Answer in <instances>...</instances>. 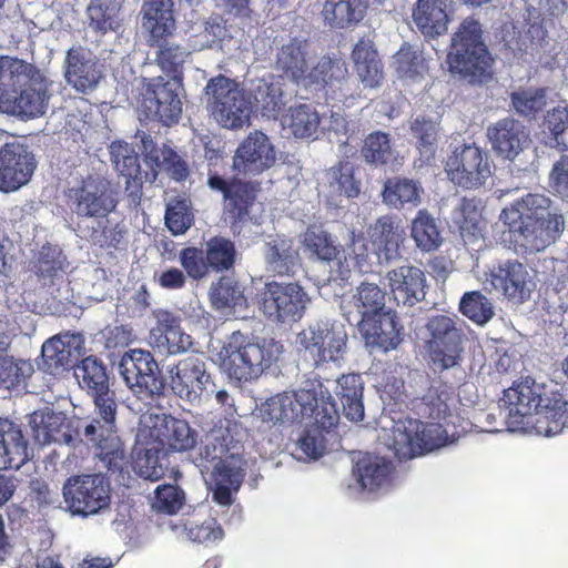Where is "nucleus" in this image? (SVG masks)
I'll return each mask as SVG.
<instances>
[{"label": "nucleus", "mask_w": 568, "mask_h": 568, "mask_svg": "<svg viewBox=\"0 0 568 568\" xmlns=\"http://www.w3.org/2000/svg\"><path fill=\"white\" fill-rule=\"evenodd\" d=\"M183 81L153 78L144 87L141 110L149 120H156L166 126L176 124L182 115L180 90Z\"/></svg>", "instance_id": "obj_17"}, {"label": "nucleus", "mask_w": 568, "mask_h": 568, "mask_svg": "<svg viewBox=\"0 0 568 568\" xmlns=\"http://www.w3.org/2000/svg\"><path fill=\"white\" fill-rule=\"evenodd\" d=\"M308 55V40L294 37L277 49L275 67L292 82L303 85L310 69Z\"/></svg>", "instance_id": "obj_36"}, {"label": "nucleus", "mask_w": 568, "mask_h": 568, "mask_svg": "<svg viewBox=\"0 0 568 568\" xmlns=\"http://www.w3.org/2000/svg\"><path fill=\"white\" fill-rule=\"evenodd\" d=\"M448 434L443 422L408 419L393 430V449L398 459L413 458L446 444Z\"/></svg>", "instance_id": "obj_16"}, {"label": "nucleus", "mask_w": 568, "mask_h": 568, "mask_svg": "<svg viewBox=\"0 0 568 568\" xmlns=\"http://www.w3.org/2000/svg\"><path fill=\"white\" fill-rule=\"evenodd\" d=\"M452 0H416L412 19L417 30L427 39L446 33L452 14Z\"/></svg>", "instance_id": "obj_31"}, {"label": "nucleus", "mask_w": 568, "mask_h": 568, "mask_svg": "<svg viewBox=\"0 0 568 568\" xmlns=\"http://www.w3.org/2000/svg\"><path fill=\"white\" fill-rule=\"evenodd\" d=\"M38 161L27 146L6 143L0 148V192L10 193L27 185L34 174Z\"/></svg>", "instance_id": "obj_20"}, {"label": "nucleus", "mask_w": 568, "mask_h": 568, "mask_svg": "<svg viewBox=\"0 0 568 568\" xmlns=\"http://www.w3.org/2000/svg\"><path fill=\"white\" fill-rule=\"evenodd\" d=\"M297 343L313 364L320 366L343 358L346 353L347 333L342 324L318 322L300 332Z\"/></svg>", "instance_id": "obj_14"}, {"label": "nucleus", "mask_w": 568, "mask_h": 568, "mask_svg": "<svg viewBox=\"0 0 568 568\" xmlns=\"http://www.w3.org/2000/svg\"><path fill=\"white\" fill-rule=\"evenodd\" d=\"M63 497L73 515H95L110 506V480L101 474L72 476L63 485Z\"/></svg>", "instance_id": "obj_13"}, {"label": "nucleus", "mask_w": 568, "mask_h": 568, "mask_svg": "<svg viewBox=\"0 0 568 568\" xmlns=\"http://www.w3.org/2000/svg\"><path fill=\"white\" fill-rule=\"evenodd\" d=\"M275 146L262 131L250 132L237 146L232 162L233 171L247 175H258L276 163Z\"/></svg>", "instance_id": "obj_21"}, {"label": "nucleus", "mask_w": 568, "mask_h": 568, "mask_svg": "<svg viewBox=\"0 0 568 568\" xmlns=\"http://www.w3.org/2000/svg\"><path fill=\"white\" fill-rule=\"evenodd\" d=\"M453 221L467 250L479 252L485 244L486 227L481 201L476 197H463L453 213Z\"/></svg>", "instance_id": "obj_29"}, {"label": "nucleus", "mask_w": 568, "mask_h": 568, "mask_svg": "<svg viewBox=\"0 0 568 568\" xmlns=\"http://www.w3.org/2000/svg\"><path fill=\"white\" fill-rule=\"evenodd\" d=\"M428 338L425 348L428 362L435 372L458 366L463 359L464 332L458 320L447 315H435L426 324Z\"/></svg>", "instance_id": "obj_10"}, {"label": "nucleus", "mask_w": 568, "mask_h": 568, "mask_svg": "<svg viewBox=\"0 0 568 568\" xmlns=\"http://www.w3.org/2000/svg\"><path fill=\"white\" fill-rule=\"evenodd\" d=\"M515 242L525 253L540 252L555 243L565 227L564 216L542 194H527L501 212Z\"/></svg>", "instance_id": "obj_3"}, {"label": "nucleus", "mask_w": 568, "mask_h": 568, "mask_svg": "<svg viewBox=\"0 0 568 568\" xmlns=\"http://www.w3.org/2000/svg\"><path fill=\"white\" fill-rule=\"evenodd\" d=\"M314 400V393L306 388L276 394L262 404L261 417L264 422L274 425L301 423L305 419V415L312 414L311 405Z\"/></svg>", "instance_id": "obj_22"}, {"label": "nucleus", "mask_w": 568, "mask_h": 568, "mask_svg": "<svg viewBox=\"0 0 568 568\" xmlns=\"http://www.w3.org/2000/svg\"><path fill=\"white\" fill-rule=\"evenodd\" d=\"M487 138L494 152L506 160H514L530 142L526 126L509 116L490 124Z\"/></svg>", "instance_id": "obj_28"}, {"label": "nucleus", "mask_w": 568, "mask_h": 568, "mask_svg": "<svg viewBox=\"0 0 568 568\" xmlns=\"http://www.w3.org/2000/svg\"><path fill=\"white\" fill-rule=\"evenodd\" d=\"M302 244L312 257L327 263L338 260L345 251L336 236L316 224L307 226L303 233Z\"/></svg>", "instance_id": "obj_43"}, {"label": "nucleus", "mask_w": 568, "mask_h": 568, "mask_svg": "<svg viewBox=\"0 0 568 568\" xmlns=\"http://www.w3.org/2000/svg\"><path fill=\"white\" fill-rule=\"evenodd\" d=\"M544 124L556 145L568 150V106H556L548 111Z\"/></svg>", "instance_id": "obj_64"}, {"label": "nucleus", "mask_w": 568, "mask_h": 568, "mask_svg": "<svg viewBox=\"0 0 568 568\" xmlns=\"http://www.w3.org/2000/svg\"><path fill=\"white\" fill-rule=\"evenodd\" d=\"M74 335H57L42 345L41 369L50 375H58L73 367L79 355V344Z\"/></svg>", "instance_id": "obj_34"}, {"label": "nucleus", "mask_w": 568, "mask_h": 568, "mask_svg": "<svg viewBox=\"0 0 568 568\" xmlns=\"http://www.w3.org/2000/svg\"><path fill=\"white\" fill-rule=\"evenodd\" d=\"M325 23L332 28L357 24L365 14L363 0H326L322 11Z\"/></svg>", "instance_id": "obj_47"}, {"label": "nucleus", "mask_w": 568, "mask_h": 568, "mask_svg": "<svg viewBox=\"0 0 568 568\" xmlns=\"http://www.w3.org/2000/svg\"><path fill=\"white\" fill-rule=\"evenodd\" d=\"M488 282L495 291L515 303L521 304L530 298L531 278L526 266L516 260L494 265L489 271Z\"/></svg>", "instance_id": "obj_25"}, {"label": "nucleus", "mask_w": 568, "mask_h": 568, "mask_svg": "<svg viewBox=\"0 0 568 568\" xmlns=\"http://www.w3.org/2000/svg\"><path fill=\"white\" fill-rule=\"evenodd\" d=\"M447 64L452 73L470 84H486L494 79L495 58L484 41L483 24L475 16L464 18L452 36Z\"/></svg>", "instance_id": "obj_4"}, {"label": "nucleus", "mask_w": 568, "mask_h": 568, "mask_svg": "<svg viewBox=\"0 0 568 568\" xmlns=\"http://www.w3.org/2000/svg\"><path fill=\"white\" fill-rule=\"evenodd\" d=\"M364 383L359 374H346L337 379L336 395L343 407L344 416L351 422L364 418Z\"/></svg>", "instance_id": "obj_45"}, {"label": "nucleus", "mask_w": 568, "mask_h": 568, "mask_svg": "<svg viewBox=\"0 0 568 568\" xmlns=\"http://www.w3.org/2000/svg\"><path fill=\"white\" fill-rule=\"evenodd\" d=\"M62 268L61 251L50 244L43 245L36 258L30 262V271L34 273L42 286L52 285Z\"/></svg>", "instance_id": "obj_54"}, {"label": "nucleus", "mask_w": 568, "mask_h": 568, "mask_svg": "<svg viewBox=\"0 0 568 568\" xmlns=\"http://www.w3.org/2000/svg\"><path fill=\"white\" fill-rule=\"evenodd\" d=\"M85 14L89 28L102 37L119 32L124 23L123 4L120 0H90Z\"/></svg>", "instance_id": "obj_40"}, {"label": "nucleus", "mask_w": 568, "mask_h": 568, "mask_svg": "<svg viewBox=\"0 0 568 568\" xmlns=\"http://www.w3.org/2000/svg\"><path fill=\"white\" fill-rule=\"evenodd\" d=\"M119 368L125 384L139 398L152 402L164 395L165 381L151 352L130 349L121 357Z\"/></svg>", "instance_id": "obj_12"}, {"label": "nucleus", "mask_w": 568, "mask_h": 568, "mask_svg": "<svg viewBox=\"0 0 568 568\" xmlns=\"http://www.w3.org/2000/svg\"><path fill=\"white\" fill-rule=\"evenodd\" d=\"M245 436V428L234 416L219 417L194 460L202 467L216 462L212 471L213 500L221 506L232 505L233 494L237 493L243 484L246 463L242 440Z\"/></svg>", "instance_id": "obj_1"}, {"label": "nucleus", "mask_w": 568, "mask_h": 568, "mask_svg": "<svg viewBox=\"0 0 568 568\" xmlns=\"http://www.w3.org/2000/svg\"><path fill=\"white\" fill-rule=\"evenodd\" d=\"M141 24L150 39H164L173 37L176 21L172 0H146L141 10Z\"/></svg>", "instance_id": "obj_38"}, {"label": "nucleus", "mask_w": 568, "mask_h": 568, "mask_svg": "<svg viewBox=\"0 0 568 568\" xmlns=\"http://www.w3.org/2000/svg\"><path fill=\"white\" fill-rule=\"evenodd\" d=\"M205 94L207 110L222 126L240 129L248 120L251 102L235 80L223 74L211 78Z\"/></svg>", "instance_id": "obj_9"}, {"label": "nucleus", "mask_w": 568, "mask_h": 568, "mask_svg": "<svg viewBox=\"0 0 568 568\" xmlns=\"http://www.w3.org/2000/svg\"><path fill=\"white\" fill-rule=\"evenodd\" d=\"M265 258L268 268L277 276H293L300 262L291 242L282 239L267 243Z\"/></svg>", "instance_id": "obj_48"}, {"label": "nucleus", "mask_w": 568, "mask_h": 568, "mask_svg": "<svg viewBox=\"0 0 568 568\" xmlns=\"http://www.w3.org/2000/svg\"><path fill=\"white\" fill-rule=\"evenodd\" d=\"M306 389L314 393L315 400L311 405L312 414L305 415V418H313L314 425L323 430L335 427L339 419V413L331 394L326 392V396L324 395L321 382H317L316 385L313 383L312 388Z\"/></svg>", "instance_id": "obj_53"}, {"label": "nucleus", "mask_w": 568, "mask_h": 568, "mask_svg": "<svg viewBox=\"0 0 568 568\" xmlns=\"http://www.w3.org/2000/svg\"><path fill=\"white\" fill-rule=\"evenodd\" d=\"M422 193L423 187L418 181L394 176L384 182L382 197L387 206L403 209L405 205L417 206Z\"/></svg>", "instance_id": "obj_46"}, {"label": "nucleus", "mask_w": 568, "mask_h": 568, "mask_svg": "<svg viewBox=\"0 0 568 568\" xmlns=\"http://www.w3.org/2000/svg\"><path fill=\"white\" fill-rule=\"evenodd\" d=\"M361 155L368 164L375 166L386 165L394 156L389 134L382 131L369 133L364 139Z\"/></svg>", "instance_id": "obj_58"}, {"label": "nucleus", "mask_w": 568, "mask_h": 568, "mask_svg": "<svg viewBox=\"0 0 568 568\" xmlns=\"http://www.w3.org/2000/svg\"><path fill=\"white\" fill-rule=\"evenodd\" d=\"M354 71L367 89L379 88L385 80L384 64L372 40L361 38L351 52Z\"/></svg>", "instance_id": "obj_33"}, {"label": "nucleus", "mask_w": 568, "mask_h": 568, "mask_svg": "<svg viewBox=\"0 0 568 568\" xmlns=\"http://www.w3.org/2000/svg\"><path fill=\"white\" fill-rule=\"evenodd\" d=\"M150 47L156 48V65L173 80L183 81V65L190 52L173 40V37L149 41Z\"/></svg>", "instance_id": "obj_44"}, {"label": "nucleus", "mask_w": 568, "mask_h": 568, "mask_svg": "<svg viewBox=\"0 0 568 568\" xmlns=\"http://www.w3.org/2000/svg\"><path fill=\"white\" fill-rule=\"evenodd\" d=\"M459 311L477 325H485L495 315L491 301L479 291L466 292L460 298Z\"/></svg>", "instance_id": "obj_60"}, {"label": "nucleus", "mask_w": 568, "mask_h": 568, "mask_svg": "<svg viewBox=\"0 0 568 568\" xmlns=\"http://www.w3.org/2000/svg\"><path fill=\"white\" fill-rule=\"evenodd\" d=\"M410 235L423 252L435 251L443 242L436 220L425 209L419 210L412 221Z\"/></svg>", "instance_id": "obj_51"}, {"label": "nucleus", "mask_w": 568, "mask_h": 568, "mask_svg": "<svg viewBox=\"0 0 568 568\" xmlns=\"http://www.w3.org/2000/svg\"><path fill=\"white\" fill-rule=\"evenodd\" d=\"M284 122L295 138H311L317 132L321 123L317 111L308 104L291 108Z\"/></svg>", "instance_id": "obj_56"}, {"label": "nucleus", "mask_w": 568, "mask_h": 568, "mask_svg": "<svg viewBox=\"0 0 568 568\" xmlns=\"http://www.w3.org/2000/svg\"><path fill=\"white\" fill-rule=\"evenodd\" d=\"M110 154L115 171L126 179L125 192L133 199H140L145 180L136 152L129 143L114 141L110 145Z\"/></svg>", "instance_id": "obj_37"}, {"label": "nucleus", "mask_w": 568, "mask_h": 568, "mask_svg": "<svg viewBox=\"0 0 568 568\" xmlns=\"http://www.w3.org/2000/svg\"><path fill=\"white\" fill-rule=\"evenodd\" d=\"M210 300L214 308H235L246 304V297L241 284L226 276H222L210 290Z\"/></svg>", "instance_id": "obj_55"}, {"label": "nucleus", "mask_w": 568, "mask_h": 568, "mask_svg": "<svg viewBox=\"0 0 568 568\" xmlns=\"http://www.w3.org/2000/svg\"><path fill=\"white\" fill-rule=\"evenodd\" d=\"M327 180L332 193L347 199L357 197L361 193V181L355 178V168L347 160L338 161L327 170Z\"/></svg>", "instance_id": "obj_52"}, {"label": "nucleus", "mask_w": 568, "mask_h": 568, "mask_svg": "<svg viewBox=\"0 0 568 568\" xmlns=\"http://www.w3.org/2000/svg\"><path fill=\"white\" fill-rule=\"evenodd\" d=\"M50 82L33 63L0 55V106L23 120L42 116L49 105Z\"/></svg>", "instance_id": "obj_2"}, {"label": "nucleus", "mask_w": 568, "mask_h": 568, "mask_svg": "<svg viewBox=\"0 0 568 568\" xmlns=\"http://www.w3.org/2000/svg\"><path fill=\"white\" fill-rule=\"evenodd\" d=\"M514 110L524 116H535L546 105L544 89H521L510 94Z\"/></svg>", "instance_id": "obj_63"}, {"label": "nucleus", "mask_w": 568, "mask_h": 568, "mask_svg": "<svg viewBox=\"0 0 568 568\" xmlns=\"http://www.w3.org/2000/svg\"><path fill=\"white\" fill-rule=\"evenodd\" d=\"M155 438L166 453H184L197 444V432L190 424L171 415H165L161 424L154 426Z\"/></svg>", "instance_id": "obj_35"}, {"label": "nucleus", "mask_w": 568, "mask_h": 568, "mask_svg": "<svg viewBox=\"0 0 568 568\" xmlns=\"http://www.w3.org/2000/svg\"><path fill=\"white\" fill-rule=\"evenodd\" d=\"M255 303L268 322L292 324L303 318L310 297L298 282L270 281L256 292Z\"/></svg>", "instance_id": "obj_7"}, {"label": "nucleus", "mask_w": 568, "mask_h": 568, "mask_svg": "<svg viewBox=\"0 0 568 568\" xmlns=\"http://www.w3.org/2000/svg\"><path fill=\"white\" fill-rule=\"evenodd\" d=\"M389 293L397 305L414 306L425 298L427 280L424 271L403 264L387 272Z\"/></svg>", "instance_id": "obj_27"}, {"label": "nucleus", "mask_w": 568, "mask_h": 568, "mask_svg": "<svg viewBox=\"0 0 568 568\" xmlns=\"http://www.w3.org/2000/svg\"><path fill=\"white\" fill-rule=\"evenodd\" d=\"M186 537L197 544H214L224 537V530L213 517L203 520L187 519L184 524Z\"/></svg>", "instance_id": "obj_62"}, {"label": "nucleus", "mask_w": 568, "mask_h": 568, "mask_svg": "<svg viewBox=\"0 0 568 568\" xmlns=\"http://www.w3.org/2000/svg\"><path fill=\"white\" fill-rule=\"evenodd\" d=\"M28 459V442L20 426L0 418V469H19Z\"/></svg>", "instance_id": "obj_39"}, {"label": "nucleus", "mask_w": 568, "mask_h": 568, "mask_svg": "<svg viewBox=\"0 0 568 568\" xmlns=\"http://www.w3.org/2000/svg\"><path fill=\"white\" fill-rule=\"evenodd\" d=\"M64 79L79 93L87 94L97 89L103 71L97 57L82 47H72L64 58Z\"/></svg>", "instance_id": "obj_23"}, {"label": "nucleus", "mask_w": 568, "mask_h": 568, "mask_svg": "<svg viewBox=\"0 0 568 568\" xmlns=\"http://www.w3.org/2000/svg\"><path fill=\"white\" fill-rule=\"evenodd\" d=\"M444 169L454 184L467 190L484 185L493 174L489 154L475 143L456 146Z\"/></svg>", "instance_id": "obj_15"}, {"label": "nucleus", "mask_w": 568, "mask_h": 568, "mask_svg": "<svg viewBox=\"0 0 568 568\" xmlns=\"http://www.w3.org/2000/svg\"><path fill=\"white\" fill-rule=\"evenodd\" d=\"M283 346L273 338H251L233 332L219 356L222 368L237 382H251L262 375L282 353Z\"/></svg>", "instance_id": "obj_5"}, {"label": "nucleus", "mask_w": 568, "mask_h": 568, "mask_svg": "<svg viewBox=\"0 0 568 568\" xmlns=\"http://www.w3.org/2000/svg\"><path fill=\"white\" fill-rule=\"evenodd\" d=\"M353 304L361 315V323L367 325V322L385 313V292L375 283L363 282L353 296Z\"/></svg>", "instance_id": "obj_50"}, {"label": "nucleus", "mask_w": 568, "mask_h": 568, "mask_svg": "<svg viewBox=\"0 0 568 568\" xmlns=\"http://www.w3.org/2000/svg\"><path fill=\"white\" fill-rule=\"evenodd\" d=\"M395 70L400 78L416 79L428 71L426 59L408 43L402 44L394 55Z\"/></svg>", "instance_id": "obj_61"}, {"label": "nucleus", "mask_w": 568, "mask_h": 568, "mask_svg": "<svg viewBox=\"0 0 568 568\" xmlns=\"http://www.w3.org/2000/svg\"><path fill=\"white\" fill-rule=\"evenodd\" d=\"M568 427V402L562 397L547 399V404L531 412L515 429L532 432L546 437L560 434Z\"/></svg>", "instance_id": "obj_30"}, {"label": "nucleus", "mask_w": 568, "mask_h": 568, "mask_svg": "<svg viewBox=\"0 0 568 568\" xmlns=\"http://www.w3.org/2000/svg\"><path fill=\"white\" fill-rule=\"evenodd\" d=\"M239 252L235 243L215 235L205 242L204 248L186 246L179 253V261L193 281H201L211 273H224L234 268Z\"/></svg>", "instance_id": "obj_8"}, {"label": "nucleus", "mask_w": 568, "mask_h": 568, "mask_svg": "<svg viewBox=\"0 0 568 568\" xmlns=\"http://www.w3.org/2000/svg\"><path fill=\"white\" fill-rule=\"evenodd\" d=\"M74 376L89 395L108 390L109 375L104 363L95 356L84 357L74 368Z\"/></svg>", "instance_id": "obj_49"}, {"label": "nucleus", "mask_w": 568, "mask_h": 568, "mask_svg": "<svg viewBox=\"0 0 568 568\" xmlns=\"http://www.w3.org/2000/svg\"><path fill=\"white\" fill-rule=\"evenodd\" d=\"M503 400L508 408V424L515 429L542 403L541 394L532 378L514 382L505 389Z\"/></svg>", "instance_id": "obj_32"}, {"label": "nucleus", "mask_w": 568, "mask_h": 568, "mask_svg": "<svg viewBox=\"0 0 568 568\" xmlns=\"http://www.w3.org/2000/svg\"><path fill=\"white\" fill-rule=\"evenodd\" d=\"M173 393L190 403L199 402L203 395L214 393L212 376L203 358L190 355L180 359L169 369Z\"/></svg>", "instance_id": "obj_19"}, {"label": "nucleus", "mask_w": 568, "mask_h": 568, "mask_svg": "<svg viewBox=\"0 0 568 568\" xmlns=\"http://www.w3.org/2000/svg\"><path fill=\"white\" fill-rule=\"evenodd\" d=\"M68 202L80 217L104 219L118 205L110 183L100 178L88 176L80 185L69 189Z\"/></svg>", "instance_id": "obj_18"}, {"label": "nucleus", "mask_w": 568, "mask_h": 568, "mask_svg": "<svg viewBox=\"0 0 568 568\" xmlns=\"http://www.w3.org/2000/svg\"><path fill=\"white\" fill-rule=\"evenodd\" d=\"M394 466L384 457L365 454L355 465V473L363 489L375 491L392 480Z\"/></svg>", "instance_id": "obj_42"}, {"label": "nucleus", "mask_w": 568, "mask_h": 568, "mask_svg": "<svg viewBox=\"0 0 568 568\" xmlns=\"http://www.w3.org/2000/svg\"><path fill=\"white\" fill-rule=\"evenodd\" d=\"M405 235L402 220L392 214L377 217L367 229L368 242L379 263H389L402 256Z\"/></svg>", "instance_id": "obj_24"}, {"label": "nucleus", "mask_w": 568, "mask_h": 568, "mask_svg": "<svg viewBox=\"0 0 568 568\" xmlns=\"http://www.w3.org/2000/svg\"><path fill=\"white\" fill-rule=\"evenodd\" d=\"M207 185L211 190L222 193L226 221L233 233H240L241 229L253 220L252 211L261 190L260 182L236 176L226 180L217 173H210Z\"/></svg>", "instance_id": "obj_11"}, {"label": "nucleus", "mask_w": 568, "mask_h": 568, "mask_svg": "<svg viewBox=\"0 0 568 568\" xmlns=\"http://www.w3.org/2000/svg\"><path fill=\"white\" fill-rule=\"evenodd\" d=\"M348 79L346 61L338 54H324L316 64L308 69L303 87L323 91L332 98H335L337 93L346 97L342 91Z\"/></svg>", "instance_id": "obj_26"}, {"label": "nucleus", "mask_w": 568, "mask_h": 568, "mask_svg": "<svg viewBox=\"0 0 568 568\" xmlns=\"http://www.w3.org/2000/svg\"><path fill=\"white\" fill-rule=\"evenodd\" d=\"M33 365L27 359H16L7 353L0 355V387L18 388L33 374Z\"/></svg>", "instance_id": "obj_57"}, {"label": "nucleus", "mask_w": 568, "mask_h": 568, "mask_svg": "<svg viewBox=\"0 0 568 568\" xmlns=\"http://www.w3.org/2000/svg\"><path fill=\"white\" fill-rule=\"evenodd\" d=\"M377 316L372 324L362 323L366 342L384 352L395 349L403 341V326L395 313L385 312Z\"/></svg>", "instance_id": "obj_41"}, {"label": "nucleus", "mask_w": 568, "mask_h": 568, "mask_svg": "<svg viewBox=\"0 0 568 568\" xmlns=\"http://www.w3.org/2000/svg\"><path fill=\"white\" fill-rule=\"evenodd\" d=\"M94 410L91 422L85 425L83 434L97 450V456L112 471H122L125 463L124 445L118 435V405L114 393L108 390L90 395Z\"/></svg>", "instance_id": "obj_6"}, {"label": "nucleus", "mask_w": 568, "mask_h": 568, "mask_svg": "<svg viewBox=\"0 0 568 568\" xmlns=\"http://www.w3.org/2000/svg\"><path fill=\"white\" fill-rule=\"evenodd\" d=\"M450 392L445 384L430 386L422 398L420 413L430 420L446 422L450 416Z\"/></svg>", "instance_id": "obj_59"}]
</instances>
